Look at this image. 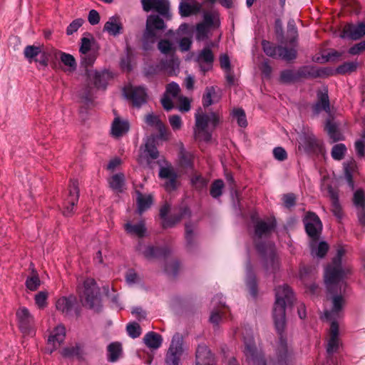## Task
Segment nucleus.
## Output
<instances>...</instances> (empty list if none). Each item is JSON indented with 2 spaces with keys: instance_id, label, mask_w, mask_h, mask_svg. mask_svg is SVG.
<instances>
[{
  "instance_id": "nucleus-8",
  "label": "nucleus",
  "mask_w": 365,
  "mask_h": 365,
  "mask_svg": "<svg viewBox=\"0 0 365 365\" xmlns=\"http://www.w3.org/2000/svg\"><path fill=\"white\" fill-rule=\"evenodd\" d=\"M183 353V340L179 334L172 339L170 347L165 355V365H180V357Z\"/></svg>"
},
{
  "instance_id": "nucleus-32",
  "label": "nucleus",
  "mask_w": 365,
  "mask_h": 365,
  "mask_svg": "<svg viewBox=\"0 0 365 365\" xmlns=\"http://www.w3.org/2000/svg\"><path fill=\"white\" fill-rule=\"evenodd\" d=\"M129 128L128 121L115 118L112 123L111 134L115 138L121 137L128 132Z\"/></svg>"
},
{
  "instance_id": "nucleus-2",
  "label": "nucleus",
  "mask_w": 365,
  "mask_h": 365,
  "mask_svg": "<svg viewBox=\"0 0 365 365\" xmlns=\"http://www.w3.org/2000/svg\"><path fill=\"white\" fill-rule=\"evenodd\" d=\"M294 299V294L287 284L278 286L275 289L272 317L279 339L276 359L270 361V365H289L292 360V355L288 350L287 340L284 336V331L286 325V307L292 305Z\"/></svg>"
},
{
  "instance_id": "nucleus-30",
  "label": "nucleus",
  "mask_w": 365,
  "mask_h": 365,
  "mask_svg": "<svg viewBox=\"0 0 365 365\" xmlns=\"http://www.w3.org/2000/svg\"><path fill=\"white\" fill-rule=\"evenodd\" d=\"M91 40L86 37L82 38L79 51L81 54L86 55L84 57L81 58L82 62L86 66L92 65L96 60V56L94 55L88 54V51L91 50Z\"/></svg>"
},
{
  "instance_id": "nucleus-1",
  "label": "nucleus",
  "mask_w": 365,
  "mask_h": 365,
  "mask_svg": "<svg viewBox=\"0 0 365 365\" xmlns=\"http://www.w3.org/2000/svg\"><path fill=\"white\" fill-rule=\"evenodd\" d=\"M345 251L342 247L337 250L336 255L334 257L331 264L327 266L324 272V281L329 293L337 294L344 285L342 281L344 272L341 268V258ZM332 307L330 310L324 312V317L331 322L327 351L329 354L337 351L341 342L339 338V324L337 320L343 315L344 300L341 295L336 294L331 299Z\"/></svg>"
},
{
  "instance_id": "nucleus-38",
  "label": "nucleus",
  "mask_w": 365,
  "mask_h": 365,
  "mask_svg": "<svg viewBox=\"0 0 365 365\" xmlns=\"http://www.w3.org/2000/svg\"><path fill=\"white\" fill-rule=\"evenodd\" d=\"M328 193L331 200V210L334 215L339 218L341 216V209L339 201L338 192L331 186H329Z\"/></svg>"
},
{
  "instance_id": "nucleus-11",
  "label": "nucleus",
  "mask_w": 365,
  "mask_h": 365,
  "mask_svg": "<svg viewBox=\"0 0 365 365\" xmlns=\"http://www.w3.org/2000/svg\"><path fill=\"white\" fill-rule=\"evenodd\" d=\"M78 198V182L76 180H71L68 188V195L63 203V215L69 217L73 214L74 207L77 204Z\"/></svg>"
},
{
  "instance_id": "nucleus-17",
  "label": "nucleus",
  "mask_w": 365,
  "mask_h": 365,
  "mask_svg": "<svg viewBox=\"0 0 365 365\" xmlns=\"http://www.w3.org/2000/svg\"><path fill=\"white\" fill-rule=\"evenodd\" d=\"M66 336V328L64 326L58 325L51 332L48 339V346L46 351L51 354L54 350L58 348L61 344L64 341Z\"/></svg>"
},
{
  "instance_id": "nucleus-53",
  "label": "nucleus",
  "mask_w": 365,
  "mask_h": 365,
  "mask_svg": "<svg viewBox=\"0 0 365 365\" xmlns=\"http://www.w3.org/2000/svg\"><path fill=\"white\" fill-rule=\"evenodd\" d=\"M25 284L28 289L31 291L36 290L41 285V280L38 275L34 273L32 276L27 277Z\"/></svg>"
},
{
  "instance_id": "nucleus-10",
  "label": "nucleus",
  "mask_w": 365,
  "mask_h": 365,
  "mask_svg": "<svg viewBox=\"0 0 365 365\" xmlns=\"http://www.w3.org/2000/svg\"><path fill=\"white\" fill-rule=\"evenodd\" d=\"M123 94L136 108H140L147 102L148 94L145 88L143 86H126L123 88Z\"/></svg>"
},
{
  "instance_id": "nucleus-41",
  "label": "nucleus",
  "mask_w": 365,
  "mask_h": 365,
  "mask_svg": "<svg viewBox=\"0 0 365 365\" xmlns=\"http://www.w3.org/2000/svg\"><path fill=\"white\" fill-rule=\"evenodd\" d=\"M122 352L121 344L118 342H113L108 346V358L111 362L116 361Z\"/></svg>"
},
{
  "instance_id": "nucleus-4",
  "label": "nucleus",
  "mask_w": 365,
  "mask_h": 365,
  "mask_svg": "<svg viewBox=\"0 0 365 365\" xmlns=\"http://www.w3.org/2000/svg\"><path fill=\"white\" fill-rule=\"evenodd\" d=\"M80 300L91 309L98 310L101 307L100 290L96 281L92 278L86 279L78 286Z\"/></svg>"
},
{
  "instance_id": "nucleus-60",
  "label": "nucleus",
  "mask_w": 365,
  "mask_h": 365,
  "mask_svg": "<svg viewBox=\"0 0 365 365\" xmlns=\"http://www.w3.org/2000/svg\"><path fill=\"white\" fill-rule=\"evenodd\" d=\"M84 20L81 18L73 20L67 27L66 34L67 35H72L76 32L78 29L83 25Z\"/></svg>"
},
{
  "instance_id": "nucleus-28",
  "label": "nucleus",
  "mask_w": 365,
  "mask_h": 365,
  "mask_svg": "<svg viewBox=\"0 0 365 365\" xmlns=\"http://www.w3.org/2000/svg\"><path fill=\"white\" fill-rule=\"evenodd\" d=\"M313 113L316 115L324 110L326 113H330V103L327 91H320L317 93V101L312 107Z\"/></svg>"
},
{
  "instance_id": "nucleus-23",
  "label": "nucleus",
  "mask_w": 365,
  "mask_h": 365,
  "mask_svg": "<svg viewBox=\"0 0 365 365\" xmlns=\"http://www.w3.org/2000/svg\"><path fill=\"white\" fill-rule=\"evenodd\" d=\"M103 31L113 36H118L123 32V26L119 16H110L103 26Z\"/></svg>"
},
{
  "instance_id": "nucleus-58",
  "label": "nucleus",
  "mask_w": 365,
  "mask_h": 365,
  "mask_svg": "<svg viewBox=\"0 0 365 365\" xmlns=\"http://www.w3.org/2000/svg\"><path fill=\"white\" fill-rule=\"evenodd\" d=\"M126 329L128 335L133 339L138 337L141 334V328L136 322L128 324Z\"/></svg>"
},
{
  "instance_id": "nucleus-5",
  "label": "nucleus",
  "mask_w": 365,
  "mask_h": 365,
  "mask_svg": "<svg viewBox=\"0 0 365 365\" xmlns=\"http://www.w3.org/2000/svg\"><path fill=\"white\" fill-rule=\"evenodd\" d=\"M217 115L211 113L206 114L200 110L195 114V127L194 135L196 140L208 142L211 139V133L208 130L209 125L215 128L218 123Z\"/></svg>"
},
{
  "instance_id": "nucleus-39",
  "label": "nucleus",
  "mask_w": 365,
  "mask_h": 365,
  "mask_svg": "<svg viewBox=\"0 0 365 365\" xmlns=\"http://www.w3.org/2000/svg\"><path fill=\"white\" fill-rule=\"evenodd\" d=\"M90 77L93 81V83L98 88H105L106 86L107 81L109 78L108 72H98L95 71Z\"/></svg>"
},
{
  "instance_id": "nucleus-31",
  "label": "nucleus",
  "mask_w": 365,
  "mask_h": 365,
  "mask_svg": "<svg viewBox=\"0 0 365 365\" xmlns=\"http://www.w3.org/2000/svg\"><path fill=\"white\" fill-rule=\"evenodd\" d=\"M76 299L73 296L62 297L56 302V309L65 314H68L73 308Z\"/></svg>"
},
{
  "instance_id": "nucleus-47",
  "label": "nucleus",
  "mask_w": 365,
  "mask_h": 365,
  "mask_svg": "<svg viewBox=\"0 0 365 365\" xmlns=\"http://www.w3.org/2000/svg\"><path fill=\"white\" fill-rule=\"evenodd\" d=\"M269 255L266 257V269L268 270L269 269V266H270V269L272 271H274L277 269L279 267V263L277 258L275 256V254L273 252V247L272 245H269Z\"/></svg>"
},
{
  "instance_id": "nucleus-33",
  "label": "nucleus",
  "mask_w": 365,
  "mask_h": 365,
  "mask_svg": "<svg viewBox=\"0 0 365 365\" xmlns=\"http://www.w3.org/2000/svg\"><path fill=\"white\" fill-rule=\"evenodd\" d=\"M274 223L272 221L259 220L255 226V235L257 238L266 237L274 228Z\"/></svg>"
},
{
  "instance_id": "nucleus-64",
  "label": "nucleus",
  "mask_w": 365,
  "mask_h": 365,
  "mask_svg": "<svg viewBox=\"0 0 365 365\" xmlns=\"http://www.w3.org/2000/svg\"><path fill=\"white\" fill-rule=\"evenodd\" d=\"M274 158L278 161H284L287 159V151L282 147H276L273 149Z\"/></svg>"
},
{
  "instance_id": "nucleus-24",
  "label": "nucleus",
  "mask_w": 365,
  "mask_h": 365,
  "mask_svg": "<svg viewBox=\"0 0 365 365\" xmlns=\"http://www.w3.org/2000/svg\"><path fill=\"white\" fill-rule=\"evenodd\" d=\"M353 202L357 210L359 221L365 225V195L362 190H357L354 192Z\"/></svg>"
},
{
  "instance_id": "nucleus-26",
  "label": "nucleus",
  "mask_w": 365,
  "mask_h": 365,
  "mask_svg": "<svg viewBox=\"0 0 365 365\" xmlns=\"http://www.w3.org/2000/svg\"><path fill=\"white\" fill-rule=\"evenodd\" d=\"M201 9L202 5L195 0H192L191 3L182 0L179 5V13L182 17H187L199 13Z\"/></svg>"
},
{
  "instance_id": "nucleus-56",
  "label": "nucleus",
  "mask_w": 365,
  "mask_h": 365,
  "mask_svg": "<svg viewBox=\"0 0 365 365\" xmlns=\"http://www.w3.org/2000/svg\"><path fill=\"white\" fill-rule=\"evenodd\" d=\"M61 61L65 66H68L71 71H74L76 69V62L72 55L61 52Z\"/></svg>"
},
{
  "instance_id": "nucleus-37",
  "label": "nucleus",
  "mask_w": 365,
  "mask_h": 365,
  "mask_svg": "<svg viewBox=\"0 0 365 365\" xmlns=\"http://www.w3.org/2000/svg\"><path fill=\"white\" fill-rule=\"evenodd\" d=\"M124 228L128 234L135 235L138 237H143L146 231L145 224L143 221H140L135 225H132L130 222H128L125 224Z\"/></svg>"
},
{
  "instance_id": "nucleus-29",
  "label": "nucleus",
  "mask_w": 365,
  "mask_h": 365,
  "mask_svg": "<svg viewBox=\"0 0 365 365\" xmlns=\"http://www.w3.org/2000/svg\"><path fill=\"white\" fill-rule=\"evenodd\" d=\"M158 156L159 153L155 145V139L153 138H148L145 143L143 154L139 158V162L143 163V158L155 160ZM147 161L148 162V159H147Z\"/></svg>"
},
{
  "instance_id": "nucleus-62",
  "label": "nucleus",
  "mask_w": 365,
  "mask_h": 365,
  "mask_svg": "<svg viewBox=\"0 0 365 365\" xmlns=\"http://www.w3.org/2000/svg\"><path fill=\"white\" fill-rule=\"evenodd\" d=\"M158 48L163 54H168L173 51V44L168 40H160L158 42Z\"/></svg>"
},
{
  "instance_id": "nucleus-14",
  "label": "nucleus",
  "mask_w": 365,
  "mask_h": 365,
  "mask_svg": "<svg viewBox=\"0 0 365 365\" xmlns=\"http://www.w3.org/2000/svg\"><path fill=\"white\" fill-rule=\"evenodd\" d=\"M245 353L249 360L253 361L254 365H266L264 358L259 356L252 336H244Z\"/></svg>"
},
{
  "instance_id": "nucleus-51",
  "label": "nucleus",
  "mask_w": 365,
  "mask_h": 365,
  "mask_svg": "<svg viewBox=\"0 0 365 365\" xmlns=\"http://www.w3.org/2000/svg\"><path fill=\"white\" fill-rule=\"evenodd\" d=\"M233 118L237 120L239 126L245 128L247 125L246 115L243 109L236 108L232 112Z\"/></svg>"
},
{
  "instance_id": "nucleus-12",
  "label": "nucleus",
  "mask_w": 365,
  "mask_h": 365,
  "mask_svg": "<svg viewBox=\"0 0 365 365\" xmlns=\"http://www.w3.org/2000/svg\"><path fill=\"white\" fill-rule=\"evenodd\" d=\"M305 230L313 240H317L322 230L319 217L314 212H308L304 218Z\"/></svg>"
},
{
  "instance_id": "nucleus-63",
  "label": "nucleus",
  "mask_w": 365,
  "mask_h": 365,
  "mask_svg": "<svg viewBox=\"0 0 365 365\" xmlns=\"http://www.w3.org/2000/svg\"><path fill=\"white\" fill-rule=\"evenodd\" d=\"M140 277L134 269H129L125 274L126 282L133 285L140 282Z\"/></svg>"
},
{
  "instance_id": "nucleus-55",
  "label": "nucleus",
  "mask_w": 365,
  "mask_h": 365,
  "mask_svg": "<svg viewBox=\"0 0 365 365\" xmlns=\"http://www.w3.org/2000/svg\"><path fill=\"white\" fill-rule=\"evenodd\" d=\"M191 182L195 189L201 190L207 187L208 181L202 175H196L192 178Z\"/></svg>"
},
{
  "instance_id": "nucleus-18",
  "label": "nucleus",
  "mask_w": 365,
  "mask_h": 365,
  "mask_svg": "<svg viewBox=\"0 0 365 365\" xmlns=\"http://www.w3.org/2000/svg\"><path fill=\"white\" fill-rule=\"evenodd\" d=\"M214 55L210 47H205L196 57L200 71L205 74L212 70L214 62Z\"/></svg>"
},
{
  "instance_id": "nucleus-13",
  "label": "nucleus",
  "mask_w": 365,
  "mask_h": 365,
  "mask_svg": "<svg viewBox=\"0 0 365 365\" xmlns=\"http://www.w3.org/2000/svg\"><path fill=\"white\" fill-rule=\"evenodd\" d=\"M24 57L29 61H35L46 67L48 63V53L42 49V46L34 45L26 46L24 51Z\"/></svg>"
},
{
  "instance_id": "nucleus-27",
  "label": "nucleus",
  "mask_w": 365,
  "mask_h": 365,
  "mask_svg": "<svg viewBox=\"0 0 365 365\" xmlns=\"http://www.w3.org/2000/svg\"><path fill=\"white\" fill-rule=\"evenodd\" d=\"M138 250L141 253L146 259H151L153 258L159 257L162 255H165L168 253V250L166 248L155 247L153 246H145L139 244Z\"/></svg>"
},
{
  "instance_id": "nucleus-45",
  "label": "nucleus",
  "mask_w": 365,
  "mask_h": 365,
  "mask_svg": "<svg viewBox=\"0 0 365 365\" xmlns=\"http://www.w3.org/2000/svg\"><path fill=\"white\" fill-rule=\"evenodd\" d=\"M326 130L330 138L333 140V142L344 140V136L338 130L336 125L334 123H331L330 120H327L326 123Z\"/></svg>"
},
{
  "instance_id": "nucleus-3",
  "label": "nucleus",
  "mask_w": 365,
  "mask_h": 365,
  "mask_svg": "<svg viewBox=\"0 0 365 365\" xmlns=\"http://www.w3.org/2000/svg\"><path fill=\"white\" fill-rule=\"evenodd\" d=\"M166 25L163 17L160 18L155 14L149 15L146 19L145 30L142 38L143 50H150L160 37L158 32L164 31Z\"/></svg>"
},
{
  "instance_id": "nucleus-21",
  "label": "nucleus",
  "mask_w": 365,
  "mask_h": 365,
  "mask_svg": "<svg viewBox=\"0 0 365 365\" xmlns=\"http://www.w3.org/2000/svg\"><path fill=\"white\" fill-rule=\"evenodd\" d=\"M365 35V22H361L357 25L348 24L345 26L342 38H349L352 40H358Z\"/></svg>"
},
{
  "instance_id": "nucleus-54",
  "label": "nucleus",
  "mask_w": 365,
  "mask_h": 365,
  "mask_svg": "<svg viewBox=\"0 0 365 365\" xmlns=\"http://www.w3.org/2000/svg\"><path fill=\"white\" fill-rule=\"evenodd\" d=\"M224 182L222 180H216L213 182L210 188V195L214 198H217L222 195Z\"/></svg>"
},
{
  "instance_id": "nucleus-61",
  "label": "nucleus",
  "mask_w": 365,
  "mask_h": 365,
  "mask_svg": "<svg viewBox=\"0 0 365 365\" xmlns=\"http://www.w3.org/2000/svg\"><path fill=\"white\" fill-rule=\"evenodd\" d=\"M48 293L46 292H40L35 296V303L42 309L47 305Z\"/></svg>"
},
{
  "instance_id": "nucleus-49",
  "label": "nucleus",
  "mask_w": 365,
  "mask_h": 365,
  "mask_svg": "<svg viewBox=\"0 0 365 365\" xmlns=\"http://www.w3.org/2000/svg\"><path fill=\"white\" fill-rule=\"evenodd\" d=\"M346 152V147L343 143H338L333 146L331 152V157L336 160L344 158Z\"/></svg>"
},
{
  "instance_id": "nucleus-44",
  "label": "nucleus",
  "mask_w": 365,
  "mask_h": 365,
  "mask_svg": "<svg viewBox=\"0 0 365 365\" xmlns=\"http://www.w3.org/2000/svg\"><path fill=\"white\" fill-rule=\"evenodd\" d=\"M287 36L288 42L293 46L292 48H295L297 46L298 32L294 20L288 22Z\"/></svg>"
},
{
  "instance_id": "nucleus-36",
  "label": "nucleus",
  "mask_w": 365,
  "mask_h": 365,
  "mask_svg": "<svg viewBox=\"0 0 365 365\" xmlns=\"http://www.w3.org/2000/svg\"><path fill=\"white\" fill-rule=\"evenodd\" d=\"M135 193L138 212L141 215L153 204V197L151 195H143L139 191H136Z\"/></svg>"
},
{
  "instance_id": "nucleus-7",
  "label": "nucleus",
  "mask_w": 365,
  "mask_h": 365,
  "mask_svg": "<svg viewBox=\"0 0 365 365\" xmlns=\"http://www.w3.org/2000/svg\"><path fill=\"white\" fill-rule=\"evenodd\" d=\"M170 210V205L168 203L164 204L160 207V217L162 220V225L163 228L172 227L181 220L189 217L191 215L190 210L187 207H183L180 209L178 214L168 217Z\"/></svg>"
},
{
  "instance_id": "nucleus-20",
  "label": "nucleus",
  "mask_w": 365,
  "mask_h": 365,
  "mask_svg": "<svg viewBox=\"0 0 365 365\" xmlns=\"http://www.w3.org/2000/svg\"><path fill=\"white\" fill-rule=\"evenodd\" d=\"M299 148L302 147L305 151H314L319 148L320 143L312 132L302 133L298 139Z\"/></svg>"
},
{
  "instance_id": "nucleus-22",
  "label": "nucleus",
  "mask_w": 365,
  "mask_h": 365,
  "mask_svg": "<svg viewBox=\"0 0 365 365\" xmlns=\"http://www.w3.org/2000/svg\"><path fill=\"white\" fill-rule=\"evenodd\" d=\"M195 362L203 365H215V359L208 347L205 344H200L195 353Z\"/></svg>"
},
{
  "instance_id": "nucleus-50",
  "label": "nucleus",
  "mask_w": 365,
  "mask_h": 365,
  "mask_svg": "<svg viewBox=\"0 0 365 365\" xmlns=\"http://www.w3.org/2000/svg\"><path fill=\"white\" fill-rule=\"evenodd\" d=\"M280 79L283 83H291L297 81L299 78L297 71L287 69L281 73Z\"/></svg>"
},
{
  "instance_id": "nucleus-48",
  "label": "nucleus",
  "mask_w": 365,
  "mask_h": 365,
  "mask_svg": "<svg viewBox=\"0 0 365 365\" xmlns=\"http://www.w3.org/2000/svg\"><path fill=\"white\" fill-rule=\"evenodd\" d=\"M216 92L214 86L207 87L202 97V103L205 107L212 105L215 102Z\"/></svg>"
},
{
  "instance_id": "nucleus-43",
  "label": "nucleus",
  "mask_w": 365,
  "mask_h": 365,
  "mask_svg": "<svg viewBox=\"0 0 365 365\" xmlns=\"http://www.w3.org/2000/svg\"><path fill=\"white\" fill-rule=\"evenodd\" d=\"M110 187L116 192H122L125 185V176L123 173L113 175L109 180Z\"/></svg>"
},
{
  "instance_id": "nucleus-25",
  "label": "nucleus",
  "mask_w": 365,
  "mask_h": 365,
  "mask_svg": "<svg viewBox=\"0 0 365 365\" xmlns=\"http://www.w3.org/2000/svg\"><path fill=\"white\" fill-rule=\"evenodd\" d=\"M145 122L148 126L154 127L158 130L161 139H168L166 128L158 115L153 113H148L145 116Z\"/></svg>"
},
{
  "instance_id": "nucleus-19",
  "label": "nucleus",
  "mask_w": 365,
  "mask_h": 365,
  "mask_svg": "<svg viewBox=\"0 0 365 365\" xmlns=\"http://www.w3.org/2000/svg\"><path fill=\"white\" fill-rule=\"evenodd\" d=\"M19 327L24 334H29L34 324V318L29 311L25 308H20L16 312Z\"/></svg>"
},
{
  "instance_id": "nucleus-42",
  "label": "nucleus",
  "mask_w": 365,
  "mask_h": 365,
  "mask_svg": "<svg viewBox=\"0 0 365 365\" xmlns=\"http://www.w3.org/2000/svg\"><path fill=\"white\" fill-rule=\"evenodd\" d=\"M311 243V253L312 256H316L320 258L324 257L329 249L328 245L325 242H321L317 246L316 241Z\"/></svg>"
},
{
  "instance_id": "nucleus-57",
  "label": "nucleus",
  "mask_w": 365,
  "mask_h": 365,
  "mask_svg": "<svg viewBox=\"0 0 365 365\" xmlns=\"http://www.w3.org/2000/svg\"><path fill=\"white\" fill-rule=\"evenodd\" d=\"M357 63L355 62H346L336 68V72L340 74L351 73L356 69Z\"/></svg>"
},
{
  "instance_id": "nucleus-40",
  "label": "nucleus",
  "mask_w": 365,
  "mask_h": 365,
  "mask_svg": "<svg viewBox=\"0 0 365 365\" xmlns=\"http://www.w3.org/2000/svg\"><path fill=\"white\" fill-rule=\"evenodd\" d=\"M247 279L246 283L250 289L252 296L255 297L257 294V282L255 276L252 272L250 263L247 264Z\"/></svg>"
},
{
  "instance_id": "nucleus-6",
  "label": "nucleus",
  "mask_w": 365,
  "mask_h": 365,
  "mask_svg": "<svg viewBox=\"0 0 365 365\" xmlns=\"http://www.w3.org/2000/svg\"><path fill=\"white\" fill-rule=\"evenodd\" d=\"M262 46L264 53L273 58H280L289 61L297 58V50L294 48H287L281 46H277L274 43L263 40Z\"/></svg>"
},
{
  "instance_id": "nucleus-59",
  "label": "nucleus",
  "mask_w": 365,
  "mask_h": 365,
  "mask_svg": "<svg viewBox=\"0 0 365 365\" xmlns=\"http://www.w3.org/2000/svg\"><path fill=\"white\" fill-rule=\"evenodd\" d=\"M208 28L204 24H198L196 27V38L198 41L205 40L207 37Z\"/></svg>"
},
{
  "instance_id": "nucleus-34",
  "label": "nucleus",
  "mask_w": 365,
  "mask_h": 365,
  "mask_svg": "<svg viewBox=\"0 0 365 365\" xmlns=\"http://www.w3.org/2000/svg\"><path fill=\"white\" fill-rule=\"evenodd\" d=\"M299 78H317L324 76L325 71L323 69H317L314 66H304L297 70Z\"/></svg>"
},
{
  "instance_id": "nucleus-46",
  "label": "nucleus",
  "mask_w": 365,
  "mask_h": 365,
  "mask_svg": "<svg viewBox=\"0 0 365 365\" xmlns=\"http://www.w3.org/2000/svg\"><path fill=\"white\" fill-rule=\"evenodd\" d=\"M356 168V163L354 160H350L344 163V170L346 179L349 183V185L353 189L354 188V181L352 173Z\"/></svg>"
},
{
  "instance_id": "nucleus-16",
  "label": "nucleus",
  "mask_w": 365,
  "mask_h": 365,
  "mask_svg": "<svg viewBox=\"0 0 365 365\" xmlns=\"http://www.w3.org/2000/svg\"><path fill=\"white\" fill-rule=\"evenodd\" d=\"M180 91V88L178 83L172 82L167 85L165 92L161 98V103L165 110L168 111L173 108L172 98H178Z\"/></svg>"
},
{
  "instance_id": "nucleus-35",
  "label": "nucleus",
  "mask_w": 365,
  "mask_h": 365,
  "mask_svg": "<svg viewBox=\"0 0 365 365\" xmlns=\"http://www.w3.org/2000/svg\"><path fill=\"white\" fill-rule=\"evenodd\" d=\"M143 342L151 349H158L162 344L163 338L160 334L149 331L143 337Z\"/></svg>"
},
{
  "instance_id": "nucleus-9",
  "label": "nucleus",
  "mask_w": 365,
  "mask_h": 365,
  "mask_svg": "<svg viewBox=\"0 0 365 365\" xmlns=\"http://www.w3.org/2000/svg\"><path fill=\"white\" fill-rule=\"evenodd\" d=\"M143 9L146 11H156L161 17L168 21L172 18L168 0H141Z\"/></svg>"
},
{
  "instance_id": "nucleus-52",
  "label": "nucleus",
  "mask_w": 365,
  "mask_h": 365,
  "mask_svg": "<svg viewBox=\"0 0 365 365\" xmlns=\"http://www.w3.org/2000/svg\"><path fill=\"white\" fill-rule=\"evenodd\" d=\"M63 357L71 358L79 356L81 353V346L78 344L72 346L65 347L61 351Z\"/></svg>"
},
{
  "instance_id": "nucleus-15",
  "label": "nucleus",
  "mask_w": 365,
  "mask_h": 365,
  "mask_svg": "<svg viewBox=\"0 0 365 365\" xmlns=\"http://www.w3.org/2000/svg\"><path fill=\"white\" fill-rule=\"evenodd\" d=\"M159 177L166 180L164 183V187L167 191L170 192L177 188L178 175L172 166L168 165L160 168Z\"/></svg>"
}]
</instances>
